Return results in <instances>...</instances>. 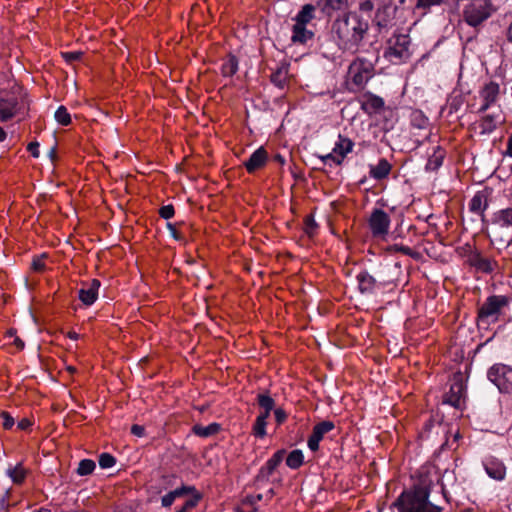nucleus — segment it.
Masks as SVG:
<instances>
[{"label": "nucleus", "mask_w": 512, "mask_h": 512, "mask_svg": "<svg viewBox=\"0 0 512 512\" xmlns=\"http://www.w3.org/2000/svg\"><path fill=\"white\" fill-rule=\"evenodd\" d=\"M493 12L490 0H473L463 10V19L471 27L477 28Z\"/></svg>", "instance_id": "obj_4"}, {"label": "nucleus", "mask_w": 512, "mask_h": 512, "mask_svg": "<svg viewBox=\"0 0 512 512\" xmlns=\"http://www.w3.org/2000/svg\"><path fill=\"white\" fill-rule=\"evenodd\" d=\"M390 217L382 209H374L368 220L371 233L374 237H385L390 227Z\"/></svg>", "instance_id": "obj_9"}, {"label": "nucleus", "mask_w": 512, "mask_h": 512, "mask_svg": "<svg viewBox=\"0 0 512 512\" xmlns=\"http://www.w3.org/2000/svg\"><path fill=\"white\" fill-rule=\"evenodd\" d=\"M334 428V423L328 420L316 424L307 442L310 450L317 451L319 448V443L323 439L324 435L333 430Z\"/></svg>", "instance_id": "obj_12"}, {"label": "nucleus", "mask_w": 512, "mask_h": 512, "mask_svg": "<svg viewBox=\"0 0 512 512\" xmlns=\"http://www.w3.org/2000/svg\"><path fill=\"white\" fill-rule=\"evenodd\" d=\"M384 100L376 95H370L365 103V106L372 109L374 112L381 110L384 107Z\"/></svg>", "instance_id": "obj_36"}, {"label": "nucleus", "mask_w": 512, "mask_h": 512, "mask_svg": "<svg viewBox=\"0 0 512 512\" xmlns=\"http://www.w3.org/2000/svg\"><path fill=\"white\" fill-rule=\"evenodd\" d=\"M317 228V224L313 218V216L309 215L305 218V232L308 235H313Z\"/></svg>", "instance_id": "obj_42"}, {"label": "nucleus", "mask_w": 512, "mask_h": 512, "mask_svg": "<svg viewBox=\"0 0 512 512\" xmlns=\"http://www.w3.org/2000/svg\"><path fill=\"white\" fill-rule=\"evenodd\" d=\"M444 154L439 150L428 159L426 163L427 171H436L443 163Z\"/></svg>", "instance_id": "obj_30"}, {"label": "nucleus", "mask_w": 512, "mask_h": 512, "mask_svg": "<svg viewBox=\"0 0 512 512\" xmlns=\"http://www.w3.org/2000/svg\"><path fill=\"white\" fill-rule=\"evenodd\" d=\"M199 499H200V496L198 494H195L193 497L187 499L182 507L185 508V511L188 512V511L192 510L197 505Z\"/></svg>", "instance_id": "obj_45"}, {"label": "nucleus", "mask_w": 512, "mask_h": 512, "mask_svg": "<svg viewBox=\"0 0 512 512\" xmlns=\"http://www.w3.org/2000/svg\"><path fill=\"white\" fill-rule=\"evenodd\" d=\"M496 224H499L501 227H511L512 226V208H507L499 211L496 219Z\"/></svg>", "instance_id": "obj_31"}, {"label": "nucleus", "mask_w": 512, "mask_h": 512, "mask_svg": "<svg viewBox=\"0 0 512 512\" xmlns=\"http://www.w3.org/2000/svg\"><path fill=\"white\" fill-rule=\"evenodd\" d=\"M346 0H319L317 6L326 15H331L332 12L340 10L345 5Z\"/></svg>", "instance_id": "obj_24"}, {"label": "nucleus", "mask_w": 512, "mask_h": 512, "mask_svg": "<svg viewBox=\"0 0 512 512\" xmlns=\"http://www.w3.org/2000/svg\"><path fill=\"white\" fill-rule=\"evenodd\" d=\"M47 257V254L43 253L41 255L35 256L32 260L31 267L36 272H42L45 270L44 259Z\"/></svg>", "instance_id": "obj_40"}, {"label": "nucleus", "mask_w": 512, "mask_h": 512, "mask_svg": "<svg viewBox=\"0 0 512 512\" xmlns=\"http://www.w3.org/2000/svg\"><path fill=\"white\" fill-rule=\"evenodd\" d=\"M368 28V22L361 19L355 12H350L338 19L334 23V29L339 47L345 51L356 53Z\"/></svg>", "instance_id": "obj_2"}, {"label": "nucleus", "mask_w": 512, "mask_h": 512, "mask_svg": "<svg viewBox=\"0 0 512 512\" xmlns=\"http://www.w3.org/2000/svg\"><path fill=\"white\" fill-rule=\"evenodd\" d=\"M410 38L408 35H396L389 41L384 56L394 64H400L410 58Z\"/></svg>", "instance_id": "obj_5"}, {"label": "nucleus", "mask_w": 512, "mask_h": 512, "mask_svg": "<svg viewBox=\"0 0 512 512\" xmlns=\"http://www.w3.org/2000/svg\"><path fill=\"white\" fill-rule=\"evenodd\" d=\"M466 261L477 272L486 274L492 273L497 266L492 258L484 256L478 249L470 248L466 255Z\"/></svg>", "instance_id": "obj_8"}, {"label": "nucleus", "mask_w": 512, "mask_h": 512, "mask_svg": "<svg viewBox=\"0 0 512 512\" xmlns=\"http://www.w3.org/2000/svg\"><path fill=\"white\" fill-rule=\"evenodd\" d=\"M499 123V116L488 114L484 116L479 124L481 134L492 133Z\"/></svg>", "instance_id": "obj_26"}, {"label": "nucleus", "mask_w": 512, "mask_h": 512, "mask_svg": "<svg viewBox=\"0 0 512 512\" xmlns=\"http://www.w3.org/2000/svg\"><path fill=\"white\" fill-rule=\"evenodd\" d=\"M166 226H167V228H168V230H169V232H170V235H171L174 239H176V240H180V239H181L180 235H179V234H178V232L176 231V228H175V226H174L173 224H171V223H167V225H166Z\"/></svg>", "instance_id": "obj_54"}, {"label": "nucleus", "mask_w": 512, "mask_h": 512, "mask_svg": "<svg viewBox=\"0 0 512 512\" xmlns=\"http://www.w3.org/2000/svg\"><path fill=\"white\" fill-rule=\"evenodd\" d=\"M257 403L262 410L273 411L275 409V400L268 392L259 393L257 395Z\"/></svg>", "instance_id": "obj_29"}, {"label": "nucleus", "mask_w": 512, "mask_h": 512, "mask_svg": "<svg viewBox=\"0 0 512 512\" xmlns=\"http://www.w3.org/2000/svg\"><path fill=\"white\" fill-rule=\"evenodd\" d=\"M320 159L324 163L332 161L333 163H335L337 165V156H336L335 153H333V151L328 153V154H326V155H324V156H321Z\"/></svg>", "instance_id": "obj_52"}, {"label": "nucleus", "mask_w": 512, "mask_h": 512, "mask_svg": "<svg viewBox=\"0 0 512 512\" xmlns=\"http://www.w3.org/2000/svg\"><path fill=\"white\" fill-rule=\"evenodd\" d=\"M373 70L374 66L370 61L357 58L349 65L348 78L357 88H363L372 77Z\"/></svg>", "instance_id": "obj_7"}, {"label": "nucleus", "mask_w": 512, "mask_h": 512, "mask_svg": "<svg viewBox=\"0 0 512 512\" xmlns=\"http://www.w3.org/2000/svg\"><path fill=\"white\" fill-rule=\"evenodd\" d=\"M391 267L389 265L382 266L375 274L376 279H384L385 283L383 284V288L393 283V278L389 276V272Z\"/></svg>", "instance_id": "obj_37"}, {"label": "nucleus", "mask_w": 512, "mask_h": 512, "mask_svg": "<svg viewBox=\"0 0 512 512\" xmlns=\"http://www.w3.org/2000/svg\"><path fill=\"white\" fill-rule=\"evenodd\" d=\"M500 87L496 82L487 83L480 90V97L483 101V104L479 108V113H483L488 110L494 103H496L499 96Z\"/></svg>", "instance_id": "obj_14"}, {"label": "nucleus", "mask_w": 512, "mask_h": 512, "mask_svg": "<svg viewBox=\"0 0 512 512\" xmlns=\"http://www.w3.org/2000/svg\"><path fill=\"white\" fill-rule=\"evenodd\" d=\"M442 1L443 0H418L416 6H417V8L428 9L431 6L441 4Z\"/></svg>", "instance_id": "obj_47"}, {"label": "nucleus", "mask_w": 512, "mask_h": 512, "mask_svg": "<svg viewBox=\"0 0 512 512\" xmlns=\"http://www.w3.org/2000/svg\"><path fill=\"white\" fill-rule=\"evenodd\" d=\"M55 154H56V149L53 147V148H51V149H50V151H49V154H48V155H49V157H50L51 159H54Z\"/></svg>", "instance_id": "obj_64"}, {"label": "nucleus", "mask_w": 512, "mask_h": 512, "mask_svg": "<svg viewBox=\"0 0 512 512\" xmlns=\"http://www.w3.org/2000/svg\"><path fill=\"white\" fill-rule=\"evenodd\" d=\"M131 433L137 437H143L145 435V428L141 425L134 424L131 427Z\"/></svg>", "instance_id": "obj_51"}, {"label": "nucleus", "mask_w": 512, "mask_h": 512, "mask_svg": "<svg viewBox=\"0 0 512 512\" xmlns=\"http://www.w3.org/2000/svg\"><path fill=\"white\" fill-rule=\"evenodd\" d=\"M303 459V452L299 449H295L288 454L286 464L291 469H298L302 465Z\"/></svg>", "instance_id": "obj_28"}, {"label": "nucleus", "mask_w": 512, "mask_h": 512, "mask_svg": "<svg viewBox=\"0 0 512 512\" xmlns=\"http://www.w3.org/2000/svg\"><path fill=\"white\" fill-rule=\"evenodd\" d=\"M315 10V6L312 4H305L302 9L295 16V24L306 26L309 23L314 15L313 12Z\"/></svg>", "instance_id": "obj_25"}, {"label": "nucleus", "mask_w": 512, "mask_h": 512, "mask_svg": "<svg viewBox=\"0 0 512 512\" xmlns=\"http://www.w3.org/2000/svg\"><path fill=\"white\" fill-rule=\"evenodd\" d=\"M15 344L17 345L18 348L22 349L24 347V342L19 339V338H16L15 339Z\"/></svg>", "instance_id": "obj_62"}, {"label": "nucleus", "mask_w": 512, "mask_h": 512, "mask_svg": "<svg viewBox=\"0 0 512 512\" xmlns=\"http://www.w3.org/2000/svg\"><path fill=\"white\" fill-rule=\"evenodd\" d=\"M270 413H271V411L262 410V412L259 414L257 419H262V421H267V418L269 417Z\"/></svg>", "instance_id": "obj_58"}, {"label": "nucleus", "mask_w": 512, "mask_h": 512, "mask_svg": "<svg viewBox=\"0 0 512 512\" xmlns=\"http://www.w3.org/2000/svg\"><path fill=\"white\" fill-rule=\"evenodd\" d=\"M99 288L100 281L97 279H93L90 283L84 284L78 293L80 301L86 306L92 305L97 299Z\"/></svg>", "instance_id": "obj_15"}, {"label": "nucleus", "mask_w": 512, "mask_h": 512, "mask_svg": "<svg viewBox=\"0 0 512 512\" xmlns=\"http://www.w3.org/2000/svg\"><path fill=\"white\" fill-rule=\"evenodd\" d=\"M27 149L34 158L39 157L40 152H39V143L38 142L34 141V142L29 143Z\"/></svg>", "instance_id": "obj_49"}, {"label": "nucleus", "mask_w": 512, "mask_h": 512, "mask_svg": "<svg viewBox=\"0 0 512 512\" xmlns=\"http://www.w3.org/2000/svg\"><path fill=\"white\" fill-rule=\"evenodd\" d=\"M485 470L489 477L495 480H502L505 477V466L496 461H489L485 464Z\"/></svg>", "instance_id": "obj_23"}, {"label": "nucleus", "mask_w": 512, "mask_h": 512, "mask_svg": "<svg viewBox=\"0 0 512 512\" xmlns=\"http://www.w3.org/2000/svg\"><path fill=\"white\" fill-rule=\"evenodd\" d=\"M287 74L288 69L286 67L279 68L271 75L272 83H274L279 88H283L286 83Z\"/></svg>", "instance_id": "obj_34"}, {"label": "nucleus", "mask_w": 512, "mask_h": 512, "mask_svg": "<svg viewBox=\"0 0 512 512\" xmlns=\"http://www.w3.org/2000/svg\"><path fill=\"white\" fill-rule=\"evenodd\" d=\"M21 106L17 97L13 95L0 97V121L7 122L13 119L20 111Z\"/></svg>", "instance_id": "obj_11"}, {"label": "nucleus", "mask_w": 512, "mask_h": 512, "mask_svg": "<svg viewBox=\"0 0 512 512\" xmlns=\"http://www.w3.org/2000/svg\"><path fill=\"white\" fill-rule=\"evenodd\" d=\"M285 450L277 451L267 462L266 465L263 466L259 473L256 476L257 481H267L269 476L274 472L277 466L282 462L285 456Z\"/></svg>", "instance_id": "obj_16"}, {"label": "nucleus", "mask_w": 512, "mask_h": 512, "mask_svg": "<svg viewBox=\"0 0 512 512\" xmlns=\"http://www.w3.org/2000/svg\"><path fill=\"white\" fill-rule=\"evenodd\" d=\"M358 282V291L362 295H375L379 290L383 289L384 279H376L375 275H371L367 271H361L356 276Z\"/></svg>", "instance_id": "obj_10"}, {"label": "nucleus", "mask_w": 512, "mask_h": 512, "mask_svg": "<svg viewBox=\"0 0 512 512\" xmlns=\"http://www.w3.org/2000/svg\"><path fill=\"white\" fill-rule=\"evenodd\" d=\"M0 417L3 421L2 425L5 429H11L14 426V418L8 412H1Z\"/></svg>", "instance_id": "obj_43"}, {"label": "nucleus", "mask_w": 512, "mask_h": 512, "mask_svg": "<svg viewBox=\"0 0 512 512\" xmlns=\"http://www.w3.org/2000/svg\"><path fill=\"white\" fill-rule=\"evenodd\" d=\"M248 501L251 503V504H254L256 501H260L262 500V494H258L256 496H251V497H248L247 498Z\"/></svg>", "instance_id": "obj_60"}, {"label": "nucleus", "mask_w": 512, "mask_h": 512, "mask_svg": "<svg viewBox=\"0 0 512 512\" xmlns=\"http://www.w3.org/2000/svg\"><path fill=\"white\" fill-rule=\"evenodd\" d=\"M96 467V464L91 459H83L79 462L77 468V474L80 476L90 475Z\"/></svg>", "instance_id": "obj_32"}, {"label": "nucleus", "mask_w": 512, "mask_h": 512, "mask_svg": "<svg viewBox=\"0 0 512 512\" xmlns=\"http://www.w3.org/2000/svg\"><path fill=\"white\" fill-rule=\"evenodd\" d=\"M55 120L63 126L68 125L71 122V116L65 106H59L54 114Z\"/></svg>", "instance_id": "obj_35"}, {"label": "nucleus", "mask_w": 512, "mask_h": 512, "mask_svg": "<svg viewBox=\"0 0 512 512\" xmlns=\"http://www.w3.org/2000/svg\"><path fill=\"white\" fill-rule=\"evenodd\" d=\"M273 411L276 422L282 424L286 420V412L281 408L274 409Z\"/></svg>", "instance_id": "obj_48"}, {"label": "nucleus", "mask_w": 512, "mask_h": 512, "mask_svg": "<svg viewBox=\"0 0 512 512\" xmlns=\"http://www.w3.org/2000/svg\"><path fill=\"white\" fill-rule=\"evenodd\" d=\"M487 377L501 393H512V368L501 363L494 364L488 369Z\"/></svg>", "instance_id": "obj_6"}, {"label": "nucleus", "mask_w": 512, "mask_h": 512, "mask_svg": "<svg viewBox=\"0 0 512 512\" xmlns=\"http://www.w3.org/2000/svg\"><path fill=\"white\" fill-rule=\"evenodd\" d=\"M292 32V42L301 44H305L308 40L312 39L314 35L312 31L306 28V26L298 24L293 25Z\"/></svg>", "instance_id": "obj_22"}, {"label": "nucleus", "mask_w": 512, "mask_h": 512, "mask_svg": "<svg viewBox=\"0 0 512 512\" xmlns=\"http://www.w3.org/2000/svg\"><path fill=\"white\" fill-rule=\"evenodd\" d=\"M68 336H69V338H71L73 340H77L78 337H79V335L76 332H74V331L73 332H69Z\"/></svg>", "instance_id": "obj_63"}, {"label": "nucleus", "mask_w": 512, "mask_h": 512, "mask_svg": "<svg viewBox=\"0 0 512 512\" xmlns=\"http://www.w3.org/2000/svg\"><path fill=\"white\" fill-rule=\"evenodd\" d=\"M395 249H396L397 251L402 252V253H403V254H405V255H410V256H412V255H413V251H412V249H411L410 247H408V246H398V245H396V246H395Z\"/></svg>", "instance_id": "obj_55"}, {"label": "nucleus", "mask_w": 512, "mask_h": 512, "mask_svg": "<svg viewBox=\"0 0 512 512\" xmlns=\"http://www.w3.org/2000/svg\"><path fill=\"white\" fill-rule=\"evenodd\" d=\"M114 512H135V510L133 509L132 506H125V507L116 509Z\"/></svg>", "instance_id": "obj_59"}, {"label": "nucleus", "mask_w": 512, "mask_h": 512, "mask_svg": "<svg viewBox=\"0 0 512 512\" xmlns=\"http://www.w3.org/2000/svg\"><path fill=\"white\" fill-rule=\"evenodd\" d=\"M509 304V298L503 295L489 296L478 311V325H489L498 320L501 309Z\"/></svg>", "instance_id": "obj_3"}, {"label": "nucleus", "mask_w": 512, "mask_h": 512, "mask_svg": "<svg viewBox=\"0 0 512 512\" xmlns=\"http://www.w3.org/2000/svg\"><path fill=\"white\" fill-rule=\"evenodd\" d=\"M465 394V387L461 377H458L450 385L449 391L444 396V403L449 404L455 408L461 406L462 399Z\"/></svg>", "instance_id": "obj_13"}, {"label": "nucleus", "mask_w": 512, "mask_h": 512, "mask_svg": "<svg viewBox=\"0 0 512 512\" xmlns=\"http://www.w3.org/2000/svg\"><path fill=\"white\" fill-rule=\"evenodd\" d=\"M354 146V143L346 137H343L341 135L338 136V141L335 143L333 150V153L337 156V165H341L344 158L348 153L352 151V148Z\"/></svg>", "instance_id": "obj_17"}, {"label": "nucleus", "mask_w": 512, "mask_h": 512, "mask_svg": "<svg viewBox=\"0 0 512 512\" xmlns=\"http://www.w3.org/2000/svg\"><path fill=\"white\" fill-rule=\"evenodd\" d=\"M487 206V195L483 191L477 192L469 203L470 211L477 215H483Z\"/></svg>", "instance_id": "obj_21"}, {"label": "nucleus", "mask_w": 512, "mask_h": 512, "mask_svg": "<svg viewBox=\"0 0 512 512\" xmlns=\"http://www.w3.org/2000/svg\"><path fill=\"white\" fill-rule=\"evenodd\" d=\"M8 476L14 483H21L25 478V470L21 464L7 469Z\"/></svg>", "instance_id": "obj_33"}, {"label": "nucleus", "mask_w": 512, "mask_h": 512, "mask_svg": "<svg viewBox=\"0 0 512 512\" xmlns=\"http://www.w3.org/2000/svg\"><path fill=\"white\" fill-rule=\"evenodd\" d=\"M98 462H99V466L102 469H108V468H111V467H113L115 465L116 459H115L114 456H112L109 453H102L99 456Z\"/></svg>", "instance_id": "obj_38"}, {"label": "nucleus", "mask_w": 512, "mask_h": 512, "mask_svg": "<svg viewBox=\"0 0 512 512\" xmlns=\"http://www.w3.org/2000/svg\"><path fill=\"white\" fill-rule=\"evenodd\" d=\"M414 116H415V119H416V118H421V123H418V124H417V127H418V128H424V127H425V125H426V123H427V119H426V118H424V117L421 115V113H415V114H414Z\"/></svg>", "instance_id": "obj_56"}, {"label": "nucleus", "mask_w": 512, "mask_h": 512, "mask_svg": "<svg viewBox=\"0 0 512 512\" xmlns=\"http://www.w3.org/2000/svg\"><path fill=\"white\" fill-rule=\"evenodd\" d=\"M159 214L163 219H170L174 216V207L170 204L162 206L159 210Z\"/></svg>", "instance_id": "obj_44"}, {"label": "nucleus", "mask_w": 512, "mask_h": 512, "mask_svg": "<svg viewBox=\"0 0 512 512\" xmlns=\"http://www.w3.org/2000/svg\"><path fill=\"white\" fill-rule=\"evenodd\" d=\"M83 52L82 51H69V52H63L62 57L67 63H73L75 61H78L82 58Z\"/></svg>", "instance_id": "obj_41"}, {"label": "nucleus", "mask_w": 512, "mask_h": 512, "mask_svg": "<svg viewBox=\"0 0 512 512\" xmlns=\"http://www.w3.org/2000/svg\"><path fill=\"white\" fill-rule=\"evenodd\" d=\"M199 499H200V496L198 494H195L193 497L187 499L182 507L185 508V511L188 512V511L192 510L197 505Z\"/></svg>", "instance_id": "obj_46"}, {"label": "nucleus", "mask_w": 512, "mask_h": 512, "mask_svg": "<svg viewBox=\"0 0 512 512\" xmlns=\"http://www.w3.org/2000/svg\"><path fill=\"white\" fill-rule=\"evenodd\" d=\"M7 137V134L6 132L4 131V129L0 126V142L4 141Z\"/></svg>", "instance_id": "obj_61"}, {"label": "nucleus", "mask_w": 512, "mask_h": 512, "mask_svg": "<svg viewBox=\"0 0 512 512\" xmlns=\"http://www.w3.org/2000/svg\"><path fill=\"white\" fill-rule=\"evenodd\" d=\"M369 175L375 180H383L388 177L392 166L385 158H381L376 165L369 166Z\"/></svg>", "instance_id": "obj_18"}, {"label": "nucleus", "mask_w": 512, "mask_h": 512, "mask_svg": "<svg viewBox=\"0 0 512 512\" xmlns=\"http://www.w3.org/2000/svg\"><path fill=\"white\" fill-rule=\"evenodd\" d=\"M266 425L267 421H262V419H257L253 425V434L256 437L263 438L266 435Z\"/></svg>", "instance_id": "obj_39"}, {"label": "nucleus", "mask_w": 512, "mask_h": 512, "mask_svg": "<svg viewBox=\"0 0 512 512\" xmlns=\"http://www.w3.org/2000/svg\"><path fill=\"white\" fill-rule=\"evenodd\" d=\"M506 155L512 157V133L508 139Z\"/></svg>", "instance_id": "obj_57"}, {"label": "nucleus", "mask_w": 512, "mask_h": 512, "mask_svg": "<svg viewBox=\"0 0 512 512\" xmlns=\"http://www.w3.org/2000/svg\"><path fill=\"white\" fill-rule=\"evenodd\" d=\"M442 502H448L444 486L437 483L422 482L410 491H404L393 506L399 512H442Z\"/></svg>", "instance_id": "obj_1"}, {"label": "nucleus", "mask_w": 512, "mask_h": 512, "mask_svg": "<svg viewBox=\"0 0 512 512\" xmlns=\"http://www.w3.org/2000/svg\"><path fill=\"white\" fill-rule=\"evenodd\" d=\"M194 491H195V488L193 486H182L180 488H177V489L165 494L161 498V504L163 507H170L176 498L187 495Z\"/></svg>", "instance_id": "obj_20"}, {"label": "nucleus", "mask_w": 512, "mask_h": 512, "mask_svg": "<svg viewBox=\"0 0 512 512\" xmlns=\"http://www.w3.org/2000/svg\"><path fill=\"white\" fill-rule=\"evenodd\" d=\"M228 66L231 74L236 73V71L238 70V61L234 55L229 56Z\"/></svg>", "instance_id": "obj_50"}, {"label": "nucleus", "mask_w": 512, "mask_h": 512, "mask_svg": "<svg viewBox=\"0 0 512 512\" xmlns=\"http://www.w3.org/2000/svg\"><path fill=\"white\" fill-rule=\"evenodd\" d=\"M267 159V153L264 148H258L254 151L249 159L245 162V166L249 172H253L256 169L264 165Z\"/></svg>", "instance_id": "obj_19"}, {"label": "nucleus", "mask_w": 512, "mask_h": 512, "mask_svg": "<svg viewBox=\"0 0 512 512\" xmlns=\"http://www.w3.org/2000/svg\"><path fill=\"white\" fill-rule=\"evenodd\" d=\"M31 421L28 419V418H23L21 419L18 423H17V427L20 429V430H26L27 428H29L31 426Z\"/></svg>", "instance_id": "obj_53"}, {"label": "nucleus", "mask_w": 512, "mask_h": 512, "mask_svg": "<svg viewBox=\"0 0 512 512\" xmlns=\"http://www.w3.org/2000/svg\"><path fill=\"white\" fill-rule=\"evenodd\" d=\"M221 430V424L219 423H211L207 426L195 425L193 427V432L200 437H209L218 433Z\"/></svg>", "instance_id": "obj_27"}]
</instances>
